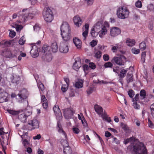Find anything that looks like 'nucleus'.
I'll return each instance as SVG.
<instances>
[{"instance_id":"f257e3e1","label":"nucleus","mask_w":154,"mask_h":154,"mask_svg":"<svg viewBox=\"0 0 154 154\" xmlns=\"http://www.w3.org/2000/svg\"><path fill=\"white\" fill-rule=\"evenodd\" d=\"M25 13H24L23 16H19L20 20L12 23L13 27L15 28L16 31L17 32L20 31L23 28V25H25V23L28 19H32L34 16V14L32 13H29L28 9Z\"/></svg>"},{"instance_id":"f03ea898","label":"nucleus","mask_w":154,"mask_h":154,"mask_svg":"<svg viewBox=\"0 0 154 154\" xmlns=\"http://www.w3.org/2000/svg\"><path fill=\"white\" fill-rule=\"evenodd\" d=\"M129 14V10L126 7L122 6L117 9L116 14L119 18L122 19L127 18L128 17Z\"/></svg>"},{"instance_id":"7ed1b4c3","label":"nucleus","mask_w":154,"mask_h":154,"mask_svg":"<svg viewBox=\"0 0 154 154\" xmlns=\"http://www.w3.org/2000/svg\"><path fill=\"white\" fill-rule=\"evenodd\" d=\"M42 15L44 20L47 22H51L54 19L53 12L49 7H46L44 8Z\"/></svg>"},{"instance_id":"20e7f679","label":"nucleus","mask_w":154,"mask_h":154,"mask_svg":"<svg viewBox=\"0 0 154 154\" xmlns=\"http://www.w3.org/2000/svg\"><path fill=\"white\" fill-rule=\"evenodd\" d=\"M133 150L135 154H147L146 147L142 143L135 144L134 146Z\"/></svg>"},{"instance_id":"39448f33","label":"nucleus","mask_w":154,"mask_h":154,"mask_svg":"<svg viewBox=\"0 0 154 154\" xmlns=\"http://www.w3.org/2000/svg\"><path fill=\"white\" fill-rule=\"evenodd\" d=\"M29 108L27 107L25 109L23 113L20 114L19 116V119L22 122H26L27 118L32 113L31 110L30 109H28Z\"/></svg>"},{"instance_id":"423d86ee","label":"nucleus","mask_w":154,"mask_h":154,"mask_svg":"<svg viewBox=\"0 0 154 154\" xmlns=\"http://www.w3.org/2000/svg\"><path fill=\"white\" fill-rule=\"evenodd\" d=\"M126 61V58L123 55L119 57H115L113 58L112 60L113 63L119 66L124 65Z\"/></svg>"},{"instance_id":"0eeeda50","label":"nucleus","mask_w":154,"mask_h":154,"mask_svg":"<svg viewBox=\"0 0 154 154\" xmlns=\"http://www.w3.org/2000/svg\"><path fill=\"white\" fill-rule=\"evenodd\" d=\"M64 116L66 119H68L72 118L75 113V111L71 108H67L63 110Z\"/></svg>"},{"instance_id":"6e6552de","label":"nucleus","mask_w":154,"mask_h":154,"mask_svg":"<svg viewBox=\"0 0 154 154\" xmlns=\"http://www.w3.org/2000/svg\"><path fill=\"white\" fill-rule=\"evenodd\" d=\"M59 51L61 53H67L69 51L68 42H62L60 45Z\"/></svg>"},{"instance_id":"1a4fd4ad","label":"nucleus","mask_w":154,"mask_h":154,"mask_svg":"<svg viewBox=\"0 0 154 154\" xmlns=\"http://www.w3.org/2000/svg\"><path fill=\"white\" fill-rule=\"evenodd\" d=\"M14 41L12 40H3L0 42V46L2 48L11 47L14 45Z\"/></svg>"},{"instance_id":"9d476101","label":"nucleus","mask_w":154,"mask_h":154,"mask_svg":"<svg viewBox=\"0 0 154 154\" xmlns=\"http://www.w3.org/2000/svg\"><path fill=\"white\" fill-rule=\"evenodd\" d=\"M61 33L65 32H70L69 26L67 23L64 22L62 23L60 27Z\"/></svg>"},{"instance_id":"9b49d317","label":"nucleus","mask_w":154,"mask_h":154,"mask_svg":"<svg viewBox=\"0 0 154 154\" xmlns=\"http://www.w3.org/2000/svg\"><path fill=\"white\" fill-rule=\"evenodd\" d=\"M28 124L32 126V129H33L38 128L39 127V122L38 120L35 119L29 121Z\"/></svg>"},{"instance_id":"f8f14e48","label":"nucleus","mask_w":154,"mask_h":154,"mask_svg":"<svg viewBox=\"0 0 154 154\" xmlns=\"http://www.w3.org/2000/svg\"><path fill=\"white\" fill-rule=\"evenodd\" d=\"M120 33L121 30L118 27H113L110 29V35L112 36L115 37L120 34Z\"/></svg>"},{"instance_id":"ddd939ff","label":"nucleus","mask_w":154,"mask_h":154,"mask_svg":"<svg viewBox=\"0 0 154 154\" xmlns=\"http://www.w3.org/2000/svg\"><path fill=\"white\" fill-rule=\"evenodd\" d=\"M73 20L74 24L77 27H79L82 25V19L78 15L74 17L73 18Z\"/></svg>"},{"instance_id":"4468645a","label":"nucleus","mask_w":154,"mask_h":154,"mask_svg":"<svg viewBox=\"0 0 154 154\" xmlns=\"http://www.w3.org/2000/svg\"><path fill=\"white\" fill-rule=\"evenodd\" d=\"M38 47L34 45L32 47L30 53L33 57L35 58L38 56Z\"/></svg>"},{"instance_id":"2eb2a0df","label":"nucleus","mask_w":154,"mask_h":154,"mask_svg":"<svg viewBox=\"0 0 154 154\" xmlns=\"http://www.w3.org/2000/svg\"><path fill=\"white\" fill-rule=\"evenodd\" d=\"M82 64L80 60V58L79 57L75 59V62L73 65V68L76 71H77L81 66Z\"/></svg>"},{"instance_id":"dca6fc26","label":"nucleus","mask_w":154,"mask_h":154,"mask_svg":"<svg viewBox=\"0 0 154 154\" xmlns=\"http://www.w3.org/2000/svg\"><path fill=\"white\" fill-rule=\"evenodd\" d=\"M18 95L21 99H25L28 96V91L25 89H23L20 92Z\"/></svg>"},{"instance_id":"f3484780","label":"nucleus","mask_w":154,"mask_h":154,"mask_svg":"<svg viewBox=\"0 0 154 154\" xmlns=\"http://www.w3.org/2000/svg\"><path fill=\"white\" fill-rule=\"evenodd\" d=\"M89 27V24L88 23H86L85 24L84 26L83 27V32L82 33V35L83 36V39L84 40L86 39V37L88 36Z\"/></svg>"},{"instance_id":"a211bd4d","label":"nucleus","mask_w":154,"mask_h":154,"mask_svg":"<svg viewBox=\"0 0 154 154\" xmlns=\"http://www.w3.org/2000/svg\"><path fill=\"white\" fill-rule=\"evenodd\" d=\"M70 32H62L61 33L63 39V42H68V41L70 39Z\"/></svg>"},{"instance_id":"6ab92c4d","label":"nucleus","mask_w":154,"mask_h":154,"mask_svg":"<svg viewBox=\"0 0 154 154\" xmlns=\"http://www.w3.org/2000/svg\"><path fill=\"white\" fill-rule=\"evenodd\" d=\"M107 32V30L106 27L105 26H103L102 28H101L100 31L99 32V35L100 38H102L103 36L105 35Z\"/></svg>"},{"instance_id":"aec40b11","label":"nucleus","mask_w":154,"mask_h":154,"mask_svg":"<svg viewBox=\"0 0 154 154\" xmlns=\"http://www.w3.org/2000/svg\"><path fill=\"white\" fill-rule=\"evenodd\" d=\"M74 43L78 48H81L82 45V42L78 38H75L73 39Z\"/></svg>"},{"instance_id":"412c9836","label":"nucleus","mask_w":154,"mask_h":154,"mask_svg":"<svg viewBox=\"0 0 154 154\" xmlns=\"http://www.w3.org/2000/svg\"><path fill=\"white\" fill-rule=\"evenodd\" d=\"M53 110L57 116L60 117L61 116V113L58 105H55L53 107Z\"/></svg>"},{"instance_id":"4be33fe9","label":"nucleus","mask_w":154,"mask_h":154,"mask_svg":"<svg viewBox=\"0 0 154 154\" xmlns=\"http://www.w3.org/2000/svg\"><path fill=\"white\" fill-rule=\"evenodd\" d=\"M27 9H24L22 11H20L18 12L17 14V13H14L12 15V18L13 19H15L18 16V20H20V19L19 17V16H23V15L24 14V12H25V11H27Z\"/></svg>"},{"instance_id":"5701e85b","label":"nucleus","mask_w":154,"mask_h":154,"mask_svg":"<svg viewBox=\"0 0 154 154\" xmlns=\"http://www.w3.org/2000/svg\"><path fill=\"white\" fill-rule=\"evenodd\" d=\"M103 26L101 22L99 21L95 24L93 28L95 29L96 31H97L99 32L101 28H102Z\"/></svg>"},{"instance_id":"b1692460","label":"nucleus","mask_w":154,"mask_h":154,"mask_svg":"<svg viewBox=\"0 0 154 154\" xmlns=\"http://www.w3.org/2000/svg\"><path fill=\"white\" fill-rule=\"evenodd\" d=\"M83 80L80 79H78L75 83V87L77 88H82L83 87Z\"/></svg>"},{"instance_id":"393cba45","label":"nucleus","mask_w":154,"mask_h":154,"mask_svg":"<svg viewBox=\"0 0 154 154\" xmlns=\"http://www.w3.org/2000/svg\"><path fill=\"white\" fill-rule=\"evenodd\" d=\"M57 127L58 131L59 133H62L65 136V137H66V134L65 132L61 128V126L60 122L58 121L57 123Z\"/></svg>"},{"instance_id":"a878e982","label":"nucleus","mask_w":154,"mask_h":154,"mask_svg":"<svg viewBox=\"0 0 154 154\" xmlns=\"http://www.w3.org/2000/svg\"><path fill=\"white\" fill-rule=\"evenodd\" d=\"M51 48L53 52H57L58 49V46L56 42L54 41L52 43L51 45Z\"/></svg>"},{"instance_id":"bb28decb","label":"nucleus","mask_w":154,"mask_h":154,"mask_svg":"<svg viewBox=\"0 0 154 154\" xmlns=\"http://www.w3.org/2000/svg\"><path fill=\"white\" fill-rule=\"evenodd\" d=\"M21 137L22 139V142L24 147L26 148L29 146V143L28 141L26 138H24V135H22L21 136Z\"/></svg>"},{"instance_id":"cd10ccee","label":"nucleus","mask_w":154,"mask_h":154,"mask_svg":"<svg viewBox=\"0 0 154 154\" xmlns=\"http://www.w3.org/2000/svg\"><path fill=\"white\" fill-rule=\"evenodd\" d=\"M126 43L128 46L131 47L135 45V41L134 39H131L128 38L126 40Z\"/></svg>"},{"instance_id":"c85d7f7f","label":"nucleus","mask_w":154,"mask_h":154,"mask_svg":"<svg viewBox=\"0 0 154 154\" xmlns=\"http://www.w3.org/2000/svg\"><path fill=\"white\" fill-rule=\"evenodd\" d=\"M50 47L48 45H43L42 50V52L44 53H45L46 54V53H48L49 52H50L51 51H50L49 49Z\"/></svg>"},{"instance_id":"c756f323","label":"nucleus","mask_w":154,"mask_h":154,"mask_svg":"<svg viewBox=\"0 0 154 154\" xmlns=\"http://www.w3.org/2000/svg\"><path fill=\"white\" fill-rule=\"evenodd\" d=\"M95 111L99 115H101L103 112V109L102 107L98 105L96 106H95Z\"/></svg>"},{"instance_id":"7c9ffc66","label":"nucleus","mask_w":154,"mask_h":154,"mask_svg":"<svg viewBox=\"0 0 154 154\" xmlns=\"http://www.w3.org/2000/svg\"><path fill=\"white\" fill-rule=\"evenodd\" d=\"M8 94L4 91L3 90V91L1 92L0 93V97L2 98H3L5 99V102L7 101V97L8 96Z\"/></svg>"},{"instance_id":"2f4dec72","label":"nucleus","mask_w":154,"mask_h":154,"mask_svg":"<svg viewBox=\"0 0 154 154\" xmlns=\"http://www.w3.org/2000/svg\"><path fill=\"white\" fill-rule=\"evenodd\" d=\"M95 90V88L93 86H90L86 91L88 95H90Z\"/></svg>"},{"instance_id":"473e14b6","label":"nucleus","mask_w":154,"mask_h":154,"mask_svg":"<svg viewBox=\"0 0 154 154\" xmlns=\"http://www.w3.org/2000/svg\"><path fill=\"white\" fill-rule=\"evenodd\" d=\"M63 152L64 154H71L72 153V150L70 147L69 146L65 147L63 149Z\"/></svg>"},{"instance_id":"72a5a7b5","label":"nucleus","mask_w":154,"mask_h":154,"mask_svg":"<svg viewBox=\"0 0 154 154\" xmlns=\"http://www.w3.org/2000/svg\"><path fill=\"white\" fill-rule=\"evenodd\" d=\"M127 71L130 70V71H128L127 73V77H132V72L134 70V68L133 67L131 66L129 68H127Z\"/></svg>"},{"instance_id":"f704fd0d","label":"nucleus","mask_w":154,"mask_h":154,"mask_svg":"<svg viewBox=\"0 0 154 154\" xmlns=\"http://www.w3.org/2000/svg\"><path fill=\"white\" fill-rule=\"evenodd\" d=\"M35 80L36 81L38 86L39 89L42 91H44V90L45 87L43 84L39 81H37L36 79H35Z\"/></svg>"},{"instance_id":"c9c22d12","label":"nucleus","mask_w":154,"mask_h":154,"mask_svg":"<svg viewBox=\"0 0 154 154\" xmlns=\"http://www.w3.org/2000/svg\"><path fill=\"white\" fill-rule=\"evenodd\" d=\"M5 57L7 58H11V51L7 50L4 53V55Z\"/></svg>"},{"instance_id":"e433bc0d","label":"nucleus","mask_w":154,"mask_h":154,"mask_svg":"<svg viewBox=\"0 0 154 154\" xmlns=\"http://www.w3.org/2000/svg\"><path fill=\"white\" fill-rule=\"evenodd\" d=\"M45 59L48 62H50L51 60L52 55L51 52L47 54L46 53Z\"/></svg>"},{"instance_id":"4c0bfd02","label":"nucleus","mask_w":154,"mask_h":154,"mask_svg":"<svg viewBox=\"0 0 154 154\" xmlns=\"http://www.w3.org/2000/svg\"><path fill=\"white\" fill-rule=\"evenodd\" d=\"M11 81L12 83L18 84L20 83V78H11Z\"/></svg>"},{"instance_id":"58836bf2","label":"nucleus","mask_w":154,"mask_h":154,"mask_svg":"<svg viewBox=\"0 0 154 154\" xmlns=\"http://www.w3.org/2000/svg\"><path fill=\"white\" fill-rule=\"evenodd\" d=\"M7 111L8 113L13 115H17L21 112L20 111H16L11 109H8Z\"/></svg>"},{"instance_id":"ea45409f","label":"nucleus","mask_w":154,"mask_h":154,"mask_svg":"<svg viewBox=\"0 0 154 154\" xmlns=\"http://www.w3.org/2000/svg\"><path fill=\"white\" fill-rule=\"evenodd\" d=\"M146 45L145 42H141L139 45V48L141 51H143L146 49Z\"/></svg>"},{"instance_id":"a19ab883","label":"nucleus","mask_w":154,"mask_h":154,"mask_svg":"<svg viewBox=\"0 0 154 154\" xmlns=\"http://www.w3.org/2000/svg\"><path fill=\"white\" fill-rule=\"evenodd\" d=\"M91 33V35L93 37H96L99 34V32L96 31L94 28L92 29Z\"/></svg>"},{"instance_id":"79ce46f5","label":"nucleus","mask_w":154,"mask_h":154,"mask_svg":"<svg viewBox=\"0 0 154 154\" xmlns=\"http://www.w3.org/2000/svg\"><path fill=\"white\" fill-rule=\"evenodd\" d=\"M121 46V45H120L119 44H115V45L112 46V50L113 52H115L119 48H120Z\"/></svg>"},{"instance_id":"37998d69","label":"nucleus","mask_w":154,"mask_h":154,"mask_svg":"<svg viewBox=\"0 0 154 154\" xmlns=\"http://www.w3.org/2000/svg\"><path fill=\"white\" fill-rule=\"evenodd\" d=\"M140 96L142 97L141 99H143L145 98L146 95V91L142 89L140 92Z\"/></svg>"},{"instance_id":"c03bdc74","label":"nucleus","mask_w":154,"mask_h":154,"mask_svg":"<svg viewBox=\"0 0 154 154\" xmlns=\"http://www.w3.org/2000/svg\"><path fill=\"white\" fill-rule=\"evenodd\" d=\"M0 69H1L2 72L5 73L6 72L7 69V65L5 64H2L0 66Z\"/></svg>"},{"instance_id":"a18cd8bd","label":"nucleus","mask_w":154,"mask_h":154,"mask_svg":"<svg viewBox=\"0 0 154 154\" xmlns=\"http://www.w3.org/2000/svg\"><path fill=\"white\" fill-rule=\"evenodd\" d=\"M127 72V69H122L120 72L119 75L120 77H124L125 76Z\"/></svg>"},{"instance_id":"49530a36","label":"nucleus","mask_w":154,"mask_h":154,"mask_svg":"<svg viewBox=\"0 0 154 154\" xmlns=\"http://www.w3.org/2000/svg\"><path fill=\"white\" fill-rule=\"evenodd\" d=\"M101 55L102 52L100 51H98L95 53L94 57L97 59H99L101 57Z\"/></svg>"},{"instance_id":"de8ad7c7","label":"nucleus","mask_w":154,"mask_h":154,"mask_svg":"<svg viewBox=\"0 0 154 154\" xmlns=\"http://www.w3.org/2000/svg\"><path fill=\"white\" fill-rule=\"evenodd\" d=\"M18 51L16 50L11 51V58L16 57Z\"/></svg>"},{"instance_id":"09e8293b","label":"nucleus","mask_w":154,"mask_h":154,"mask_svg":"<svg viewBox=\"0 0 154 154\" xmlns=\"http://www.w3.org/2000/svg\"><path fill=\"white\" fill-rule=\"evenodd\" d=\"M121 126L122 128L124 131H127L129 129V128L127 125L123 123H121Z\"/></svg>"},{"instance_id":"8fccbe9b","label":"nucleus","mask_w":154,"mask_h":154,"mask_svg":"<svg viewBox=\"0 0 154 154\" xmlns=\"http://www.w3.org/2000/svg\"><path fill=\"white\" fill-rule=\"evenodd\" d=\"M40 29L39 25L38 24H36L33 26V30L35 32H38L39 31Z\"/></svg>"},{"instance_id":"3c124183","label":"nucleus","mask_w":154,"mask_h":154,"mask_svg":"<svg viewBox=\"0 0 154 154\" xmlns=\"http://www.w3.org/2000/svg\"><path fill=\"white\" fill-rule=\"evenodd\" d=\"M25 38L23 36H22L19 41V43L21 45H23L25 43Z\"/></svg>"},{"instance_id":"603ef678","label":"nucleus","mask_w":154,"mask_h":154,"mask_svg":"<svg viewBox=\"0 0 154 154\" xmlns=\"http://www.w3.org/2000/svg\"><path fill=\"white\" fill-rule=\"evenodd\" d=\"M136 7L138 8H140L142 7L141 2L139 0L137 1L135 3Z\"/></svg>"},{"instance_id":"864d4df0","label":"nucleus","mask_w":154,"mask_h":154,"mask_svg":"<svg viewBox=\"0 0 154 154\" xmlns=\"http://www.w3.org/2000/svg\"><path fill=\"white\" fill-rule=\"evenodd\" d=\"M131 51L134 54H138L140 53V50L139 49H137L134 48L131 49Z\"/></svg>"},{"instance_id":"5fc2aeb1","label":"nucleus","mask_w":154,"mask_h":154,"mask_svg":"<svg viewBox=\"0 0 154 154\" xmlns=\"http://www.w3.org/2000/svg\"><path fill=\"white\" fill-rule=\"evenodd\" d=\"M146 56V52H143L141 54V61L143 63L145 61V58Z\"/></svg>"},{"instance_id":"6e6d98bb","label":"nucleus","mask_w":154,"mask_h":154,"mask_svg":"<svg viewBox=\"0 0 154 154\" xmlns=\"http://www.w3.org/2000/svg\"><path fill=\"white\" fill-rule=\"evenodd\" d=\"M69 85H67V84L63 85L61 88V90L63 92H66L68 89V87Z\"/></svg>"},{"instance_id":"4d7b16f0","label":"nucleus","mask_w":154,"mask_h":154,"mask_svg":"<svg viewBox=\"0 0 154 154\" xmlns=\"http://www.w3.org/2000/svg\"><path fill=\"white\" fill-rule=\"evenodd\" d=\"M81 116H82V118L83 119V120H82V122L84 126L86 127L88 125L86 121L83 116L82 114L81 113Z\"/></svg>"},{"instance_id":"13d9d810","label":"nucleus","mask_w":154,"mask_h":154,"mask_svg":"<svg viewBox=\"0 0 154 154\" xmlns=\"http://www.w3.org/2000/svg\"><path fill=\"white\" fill-rule=\"evenodd\" d=\"M97 43V41L93 40L90 43V45L92 47L95 46Z\"/></svg>"},{"instance_id":"bf43d9fd","label":"nucleus","mask_w":154,"mask_h":154,"mask_svg":"<svg viewBox=\"0 0 154 154\" xmlns=\"http://www.w3.org/2000/svg\"><path fill=\"white\" fill-rule=\"evenodd\" d=\"M128 94L131 98H132L134 95V91L132 90H130L128 92Z\"/></svg>"},{"instance_id":"052dcab7","label":"nucleus","mask_w":154,"mask_h":154,"mask_svg":"<svg viewBox=\"0 0 154 154\" xmlns=\"http://www.w3.org/2000/svg\"><path fill=\"white\" fill-rule=\"evenodd\" d=\"M113 71L117 73L118 75H119V73L120 72L119 67L116 66L113 68Z\"/></svg>"},{"instance_id":"680f3d73","label":"nucleus","mask_w":154,"mask_h":154,"mask_svg":"<svg viewBox=\"0 0 154 154\" xmlns=\"http://www.w3.org/2000/svg\"><path fill=\"white\" fill-rule=\"evenodd\" d=\"M104 66L105 68L110 67L112 66V64L110 62H108L104 64Z\"/></svg>"},{"instance_id":"e2e57ef3","label":"nucleus","mask_w":154,"mask_h":154,"mask_svg":"<svg viewBox=\"0 0 154 154\" xmlns=\"http://www.w3.org/2000/svg\"><path fill=\"white\" fill-rule=\"evenodd\" d=\"M139 94H137L134 98L132 99V101L133 102H137L139 99Z\"/></svg>"},{"instance_id":"0e129e2a","label":"nucleus","mask_w":154,"mask_h":154,"mask_svg":"<svg viewBox=\"0 0 154 154\" xmlns=\"http://www.w3.org/2000/svg\"><path fill=\"white\" fill-rule=\"evenodd\" d=\"M103 60L105 61H107L109 60V56L107 54H105L103 56Z\"/></svg>"},{"instance_id":"69168bd1","label":"nucleus","mask_w":154,"mask_h":154,"mask_svg":"<svg viewBox=\"0 0 154 154\" xmlns=\"http://www.w3.org/2000/svg\"><path fill=\"white\" fill-rule=\"evenodd\" d=\"M133 104V106L135 109H140V106L137 104V102H134Z\"/></svg>"},{"instance_id":"338daca9","label":"nucleus","mask_w":154,"mask_h":154,"mask_svg":"<svg viewBox=\"0 0 154 154\" xmlns=\"http://www.w3.org/2000/svg\"><path fill=\"white\" fill-rule=\"evenodd\" d=\"M73 132L75 134H78L80 132V130L77 128L74 127L72 128Z\"/></svg>"},{"instance_id":"774afa93","label":"nucleus","mask_w":154,"mask_h":154,"mask_svg":"<svg viewBox=\"0 0 154 154\" xmlns=\"http://www.w3.org/2000/svg\"><path fill=\"white\" fill-rule=\"evenodd\" d=\"M16 33L14 31H11L9 33V36L12 38H14L15 35Z\"/></svg>"}]
</instances>
